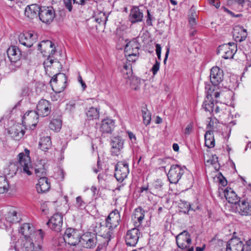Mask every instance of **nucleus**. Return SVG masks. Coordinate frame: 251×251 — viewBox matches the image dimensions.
<instances>
[{
  "mask_svg": "<svg viewBox=\"0 0 251 251\" xmlns=\"http://www.w3.org/2000/svg\"><path fill=\"white\" fill-rule=\"evenodd\" d=\"M223 72L219 67L216 66L211 68L210 77L213 85H218L223 80Z\"/></svg>",
  "mask_w": 251,
  "mask_h": 251,
  "instance_id": "6ab92c4d",
  "label": "nucleus"
},
{
  "mask_svg": "<svg viewBox=\"0 0 251 251\" xmlns=\"http://www.w3.org/2000/svg\"><path fill=\"white\" fill-rule=\"evenodd\" d=\"M26 128L21 124H14L8 129V133L13 139L17 141L23 138L25 134Z\"/></svg>",
  "mask_w": 251,
  "mask_h": 251,
  "instance_id": "1a4fd4ad",
  "label": "nucleus"
},
{
  "mask_svg": "<svg viewBox=\"0 0 251 251\" xmlns=\"http://www.w3.org/2000/svg\"><path fill=\"white\" fill-rule=\"evenodd\" d=\"M76 104L74 101H70L66 104V110L70 114H74L76 111Z\"/></svg>",
  "mask_w": 251,
  "mask_h": 251,
  "instance_id": "8fccbe9b",
  "label": "nucleus"
},
{
  "mask_svg": "<svg viewBox=\"0 0 251 251\" xmlns=\"http://www.w3.org/2000/svg\"><path fill=\"white\" fill-rule=\"evenodd\" d=\"M75 206L80 209H83L86 206V203L84 201L81 196H78L76 198Z\"/></svg>",
  "mask_w": 251,
  "mask_h": 251,
  "instance_id": "de8ad7c7",
  "label": "nucleus"
},
{
  "mask_svg": "<svg viewBox=\"0 0 251 251\" xmlns=\"http://www.w3.org/2000/svg\"><path fill=\"white\" fill-rule=\"evenodd\" d=\"M37 38L36 34L31 32H27L20 34L19 37V40L22 45L27 48H30L36 41Z\"/></svg>",
  "mask_w": 251,
  "mask_h": 251,
  "instance_id": "f8f14e48",
  "label": "nucleus"
},
{
  "mask_svg": "<svg viewBox=\"0 0 251 251\" xmlns=\"http://www.w3.org/2000/svg\"><path fill=\"white\" fill-rule=\"evenodd\" d=\"M41 7L36 4L26 6L25 9V15L29 19L37 18L39 16Z\"/></svg>",
  "mask_w": 251,
  "mask_h": 251,
  "instance_id": "4be33fe9",
  "label": "nucleus"
},
{
  "mask_svg": "<svg viewBox=\"0 0 251 251\" xmlns=\"http://www.w3.org/2000/svg\"><path fill=\"white\" fill-rule=\"evenodd\" d=\"M122 71L125 78H129L132 74L131 67L130 64L125 65Z\"/></svg>",
  "mask_w": 251,
  "mask_h": 251,
  "instance_id": "49530a36",
  "label": "nucleus"
},
{
  "mask_svg": "<svg viewBox=\"0 0 251 251\" xmlns=\"http://www.w3.org/2000/svg\"><path fill=\"white\" fill-rule=\"evenodd\" d=\"M163 184L161 179H156L152 183L150 188V192L153 195H157L159 192L162 191Z\"/></svg>",
  "mask_w": 251,
  "mask_h": 251,
  "instance_id": "f704fd0d",
  "label": "nucleus"
},
{
  "mask_svg": "<svg viewBox=\"0 0 251 251\" xmlns=\"http://www.w3.org/2000/svg\"><path fill=\"white\" fill-rule=\"evenodd\" d=\"M25 151L26 154L22 152L18 155L19 161L17 164H11L9 166L10 170H12V173L14 175H16L19 168L21 170L23 169V172L27 175L29 176L31 175V172L29 170L30 168H31L29 156V151L25 149Z\"/></svg>",
  "mask_w": 251,
  "mask_h": 251,
  "instance_id": "f257e3e1",
  "label": "nucleus"
},
{
  "mask_svg": "<svg viewBox=\"0 0 251 251\" xmlns=\"http://www.w3.org/2000/svg\"><path fill=\"white\" fill-rule=\"evenodd\" d=\"M169 52H170V48L168 46L166 47V52L165 53V58L164 59V61H163L164 63L165 64L166 63V61L167 60Z\"/></svg>",
  "mask_w": 251,
  "mask_h": 251,
  "instance_id": "680f3d73",
  "label": "nucleus"
},
{
  "mask_svg": "<svg viewBox=\"0 0 251 251\" xmlns=\"http://www.w3.org/2000/svg\"><path fill=\"white\" fill-rule=\"evenodd\" d=\"M145 217V211L141 207H138L135 209L132 216V220L136 222L138 221L139 225H140Z\"/></svg>",
  "mask_w": 251,
  "mask_h": 251,
  "instance_id": "58836bf2",
  "label": "nucleus"
},
{
  "mask_svg": "<svg viewBox=\"0 0 251 251\" xmlns=\"http://www.w3.org/2000/svg\"><path fill=\"white\" fill-rule=\"evenodd\" d=\"M57 76H59L61 77V78L62 79V83H63L62 86L60 88H56V90H54L53 88H52V90L55 92L57 93H59L63 91L64 89L66 88V82L67 81V77L66 75L61 73H59L58 74H56L55 75H54L51 79V81H53L54 82L57 83Z\"/></svg>",
  "mask_w": 251,
  "mask_h": 251,
  "instance_id": "c9c22d12",
  "label": "nucleus"
},
{
  "mask_svg": "<svg viewBox=\"0 0 251 251\" xmlns=\"http://www.w3.org/2000/svg\"><path fill=\"white\" fill-rule=\"evenodd\" d=\"M207 99L205 100L203 104L202 107L204 109L205 111H208L209 112H214V103L213 101H212L209 97V95H207Z\"/></svg>",
  "mask_w": 251,
  "mask_h": 251,
  "instance_id": "c03bdc74",
  "label": "nucleus"
},
{
  "mask_svg": "<svg viewBox=\"0 0 251 251\" xmlns=\"http://www.w3.org/2000/svg\"><path fill=\"white\" fill-rule=\"evenodd\" d=\"M128 79L129 82L127 81V82L129 83L131 88L134 90H138L140 88L141 85V80L137 77L130 75L129 78H126Z\"/></svg>",
  "mask_w": 251,
  "mask_h": 251,
  "instance_id": "79ce46f5",
  "label": "nucleus"
},
{
  "mask_svg": "<svg viewBox=\"0 0 251 251\" xmlns=\"http://www.w3.org/2000/svg\"><path fill=\"white\" fill-rule=\"evenodd\" d=\"M189 22L190 24L192 25H194L196 24V19L194 17H190Z\"/></svg>",
  "mask_w": 251,
  "mask_h": 251,
  "instance_id": "338daca9",
  "label": "nucleus"
},
{
  "mask_svg": "<svg viewBox=\"0 0 251 251\" xmlns=\"http://www.w3.org/2000/svg\"><path fill=\"white\" fill-rule=\"evenodd\" d=\"M128 135L129 138L132 140L133 139L135 141L136 140V136L135 135L131 132H128Z\"/></svg>",
  "mask_w": 251,
  "mask_h": 251,
  "instance_id": "774afa93",
  "label": "nucleus"
},
{
  "mask_svg": "<svg viewBox=\"0 0 251 251\" xmlns=\"http://www.w3.org/2000/svg\"><path fill=\"white\" fill-rule=\"evenodd\" d=\"M111 152L114 155H118L123 148L124 140L120 136L114 137L111 141Z\"/></svg>",
  "mask_w": 251,
  "mask_h": 251,
  "instance_id": "412c9836",
  "label": "nucleus"
},
{
  "mask_svg": "<svg viewBox=\"0 0 251 251\" xmlns=\"http://www.w3.org/2000/svg\"><path fill=\"white\" fill-rule=\"evenodd\" d=\"M232 34L234 40L239 42L245 40L247 36L246 29L240 25L235 26L233 28Z\"/></svg>",
  "mask_w": 251,
  "mask_h": 251,
  "instance_id": "5701e85b",
  "label": "nucleus"
},
{
  "mask_svg": "<svg viewBox=\"0 0 251 251\" xmlns=\"http://www.w3.org/2000/svg\"><path fill=\"white\" fill-rule=\"evenodd\" d=\"M39 115L38 112L34 110L27 111L23 116V120L29 125L35 126L38 123Z\"/></svg>",
  "mask_w": 251,
  "mask_h": 251,
  "instance_id": "b1692460",
  "label": "nucleus"
},
{
  "mask_svg": "<svg viewBox=\"0 0 251 251\" xmlns=\"http://www.w3.org/2000/svg\"><path fill=\"white\" fill-rule=\"evenodd\" d=\"M58 174L60 176L58 179H63L64 177L65 173L62 169H59L58 171Z\"/></svg>",
  "mask_w": 251,
  "mask_h": 251,
  "instance_id": "052dcab7",
  "label": "nucleus"
},
{
  "mask_svg": "<svg viewBox=\"0 0 251 251\" xmlns=\"http://www.w3.org/2000/svg\"><path fill=\"white\" fill-rule=\"evenodd\" d=\"M63 238L65 243L71 246H76L80 243L81 237L75 229L69 228L65 230Z\"/></svg>",
  "mask_w": 251,
  "mask_h": 251,
  "instance_id": "39448f33",
  "label": "nucleus"
},
{
  "mask_svg": "<svg viewBox=\"0 0 251 251\" xmlns=\"http://www.w3.org/2000/svg\"><path fill=\"white\" fill-rule=\"evenodd\" d=\"M129 174L128 164L124 161L118 162L115 167V177L118 181L122 182Z\"/></svg>",
  "mask_w": 251,
  "mask_h": 251,
  "instance_id": "20e7f679",
  "label": "nucleus"
},
{
  "mask_svg": "<svg viewBox=\"0 0 251 251\" xmlns=\"http://www.w3.org/2000/svg\"><path fill=\"white\" fill-rule=\"evenodd\" d=\"M227 105L220 103L219 104L216 105L213 112L217 117L223 118L227 114Z\"/></svg>",
  "mask_w": 251,
  "mask_h": 251,
  "instance_id": "72a5a7b5",
  "label": "nucleus"
},
{
  "mask_svg": "<svg viewBox=\"0 0 251 251\" xmlns=\"http://www.w3.org/2000/svg\"><path fill=\"white\" fill-rule=\"evenodd\" d=\"M39 147L43 151H47L51 146V141L50 137H43L40 139L39 144Z\"/></svg>",
  "mask_w": 251,
  "mask_h": 251,
  "instance_id": "4c0bfd02",
  "label": "nucleus"
},
{
  "mask_svg": "<svg viewBox=\"0 0 251 251\" xmlns=\"http://www.w3.org/2000/svg\"><path fill=\"white\" fill-rule=\"evenodd\" d=\"M72 1H73V0H63L65 7L70 12L72 11L73 8Z\"/></svg>",
  "mask_w": 251,
  "mask_h": 251,
  "instance_id": "864d4df0",
  "label": "nucleus"
},
{
  "mask_svg": "<svg viewBox=\"0 0 251 251\" xmlns=\"http://www.w3.org/2000/svg\"><path fill=\"white\" fill-rule=\"evenodd\" d=\"M62 127V121L60 118H53L49 124L50 128L54 131H60Z\"/></svg>",
  "mask_w": 251,
  "mask_h": 251,
  "instance_id": "a19ab883",
  "label": "nucleus"
},
{
  "mask_svg": "<svg viewBox=\"0 0 251 251\" xmlns=\"http://www.w3.org/2000/svg\"><path fill=\"white\" fill-rule=\"evenodd\" d=\"M45 165V160L40 159L37 161L34 169L35 173L37 176L40 178L41 177H46L47 169Z\"/></svg>",
  "mask_w": 251,
  "mask_h": 251,
  "instance_id": "473e14b6",
  "label": "nucleus"
},
{
  "mask_svg": "<svg viewBox=\"0 0 251 251\" xmlns=\"http://www.w3.org/2000/svg\"><path fill=\"white\" fill-rule=\"evenodd\" d=\"M63 224V216L61 214L56 213L49 220L47 223L49 226L56 231L61 229Z\"/></svg>",
  "mask_w": 251,
  "mask_h": 251,
  "instance_id": "a211bd4d",
  "label": "nucleus"
},
{
  "mask_svg": "<svg viewBox=\"0 0 251 251\" xmlns=\"http://www.w3.org/2000/svg\"><path fill=\"white\" fill-rule=\"evenodd\" d=\"M78 81L81 83V86L83 88V89L85 90V88H86V85L85 83H84V82L82 80V77L80 75H79L78 76Z\"/></svg>",
  "mask_w": 251,
  "mask_h": 251,
  "instance_id": "69168bd1",
  "label": "nucleus"
},
{
  "mask_svg": "<svg viewBox=\"0 0 251 251\" xmlns=\"http://www.w3.org/2000/svg\"><path fill=\"white\" fill-rule=\"evenodd\" d=\"M41 242L37 241L35 242L32 237L23 238L21 243V249L22 251H42V246L40 244Z\"/></svg>",
  "mask_w": 251,
  "mask_h": 251,
  "instance_id": "7ed1b4c3",
  "label": "nucleus"
},
{
  "mask_svg": "<svg viewBox=\"0 0 251 251\" xmlns=\"http://www.w3.org/2000/svg\"><path fill=\"white\" fill-rule=\"evenodd\" d=\"M241 251H251V239L249 240L244 245V247Z\"/></svg>",
  "mask_w": 251,
  "mask_h": 251,
  "instance_id": "6e6d98bb",
  "label": "nucleus"
},
{
  "mask_svg": "<svg viewBox=\"0 0 251 251\" xmlns=\"http://www.w3.org/2000/svg\"><path fill=\"white\" fill-rule=\"evenodd\" d=\"M54 46V44L51 41L49 40H44L38 44V50L40 51L44 56H47V53L50 52L51 48H53Z\"/></svg>",
  "mask_w": 251,
  "mask_h": 251,
  "instance_id": "7c9ffc66",
  "label": "nucleus"
},
{
  "mask_svg": "<svg viewBox=\"0 0 251 251\" xmlns=\"http://www.w3.org/2000/svg\"><path fill=\"white\" fill-rule=\"evenodd\" d=\"M50 187V183L48 182L47 177H40L36 184V189L39 193H43L48 191Z\"/></svg>",
  "mask_w": 251,
  "mask_h": 251,
  "instance_id": "c85d7f7f",
  "label": "nucleus"
},
{
  "mask_svg": "<svg viewBox=\"0 0 251 251\" xmlns=\"http://www.w3.org/2000/svg\"><path fill=\"white\" fill-rule=\"evenodd\" d=\"M233 48L229 47V45H222L218 48V53L221 54L222 57L225 59H231L233 57L236 51V46L233 44Z\"/></svg>",
  "mask_w": 251,
  "mask_h": 251,
  "instance_id": "f3484780",
  "label": "nucleus"
},
{
  "mask_svg": "<svg viewBox=\"0 0 251 251\" xmlns=\"http://www.w3.org/2000/svg\"><path fill=\"white\" fill-rule=\"evenodd\" d=\"M80 243L85 248H92L96 245L97 236L91 232L86 233L81 237Z\"/></svg>",
  "mask_w": 251,
  "mask_h": 251,
  "instance_id": "2eb2a0df",
  "label": "nucleus"
},
{
  "mask_svg": "<svg viewBox=\"0 0 251 251\" xmlns=\"http://www.w3.org/2000/svg\"><path fill=\"white\" fill-rule=\"evenodd\" d=\"M50 57L47 58V59L44 62L45 64H47L48 67H50V65L53 63V60L50 59Z\"/></svg>",
  "mask_w": 251,
  "mask_h": 251,
  "instance_id": "e2e57ef3",
  "label": "nucleus"
},
{
  "mask_svg": "<svg viewBox=\"0 0 251 251\" xmlns=\"http://www.w3.org/2000/svg\"><path fill=\"white\" fill-rule=\"evenodd\" d=\"M120 221V215L117 209H115L112 211L105 220L107 226L112 230L118 226Z\"/></svg>",
  "mask_w": 251,
  "mask_h": 251,
  "instance_id": "4468645a",
  "label": "nucleus"
},
{
  "mask_svg": "<svg viewBox=\"0 0 251 251\" xmlns=\"http://www.w3.org/2000/svg\"><path fill=\"white\" fill-rule=\"evenodd\" d=\"M155 48H156V54H161V47L160 46V45L158 44H156L155 45Z\"/></svg>",
  "mask_w": 251,
  "mask_h": 251,
  "instance_id": "0e129e2a",
  "label": "nucleus"
},
{
  "mask_svg": "<svg viewBox=\"0 0 251 251\" xmlns=\"http://www.w3.org/2000/svg\"><path fill=\"white\" fill-rule=\"evenodd\" d=\"M218 178L219 179V183L223 186L226 185L227 180L221 173H219V176L218 177Z\"/></svg>",
  "mask_w": 251,
  "mask_h": 251,
  "instance_id": "5fc2aeb1",
  "label": "nucleus"
},
{
  "mask_svg": "<svg viewBox=\"0 0 251 251\" xmlns=\"http://www.w3.org/2000/svg\"><path fill=\"white\" fill-rule=\"evenodd\" d=\"M5 219L10 223H17L21 220V218L15 208L10 207L5 215Z\"/></svg>",
  "mask_w": 251,
  "mask_h": 251,
  "instance_id": "bb28decb",
  "label": "nucleus"
},
{
  "mask_svg": "<svg viewBox=\"0 0 251 251\" xmlns=\"http://www.w3.org/2000/svg\"><path fill=\"white\" fill-rule=\"evenodd\" d=\"M38 17L43 23L50 24L55 17V11L52 7H41Z\"/></svg>",
  "mask_w": 251,
  "mask_h": 251,
  "instance_id": "423d86ee",
  "label": "nucleus"
},
{
  "mask_svg": "<svg viewBox=\"0 0 251 251\" xmlns=\"http://www.w3.org/2000/svg\"><path fill=\"white\" fill-rule=\"evenodd\" d=\"M147 19H146V24L148 26H151L152 25V21L154 20L155 18L151 15L149 10H147Z\"/></svg>",
  "mask_w": 251,
  "mask_h": 251,
  "instance_id": "3c124183",
  "label": "nucleus"
},
{
  "mask_svg": "<svg viewBox=\"0 0 251 251\" xmlns=\"http://www.w3.org/2000/svg\"><path fill=\"white\" fill-rule=\"evenodd\" d=\"M142 115L143 123L146 126L150 124L151 120V114L147 108H143L142 109Z\"/></svg>",
  "mask_w": 251,
  "mask_h": 251,
  "instance_id": "a18cd8bd",
  "label": "nucleus"
},
{
  "mask_svg": "<svg viewBox=\"0 0 251 251\" xmlns=\"http://www.w3.org/2000/svg\"><path fill=\"white\" fill-rule=\"evenodd\" d=\"M9 188V183L5 176H0V194L6 192Z\"/></svg>",
  "mask_w": 251,
  "mask_h": 251,
  "instance_id": "37998d69",
  "label": "nucleus"
},
{
  "mask_svg": "<svg viewBox=\"0 0 251 251\" xmlns=\"http://www.w3.org/2000/svg\"><path fill=\"white\" fill-rule=\"evenodd\" d=\"M140 232L137 228H133L126 232L125 240L126 244L129 246H135L137 243Z\"/></svg>",
  "mask_w": 251,
  "mask_h": 251,
  "instance_id": "ddd939ff",
  "label": "nucleus"
},
{
  "mask_svg": "<svg viewBox=\"0 0 251 251\" xmlns=\"http://www.w3.org/2000/svg\"><path fill=\"white\" fill-rule=\"evenodd\" d=\"M183 173L184 170L180 166L178 165H172L167 175L170 183H177Z\"/></svg>",
  "mask_w": 251,
  "mask_h": 251,
  "instance_id": "0eeeda50",
  "label": "nucleus"
},
{
  "mask_svg": "<svg viewBox=\"0 0 251 251\" xmlns=\"http://www.w3.org/2000/svg\"><path fill=\"white\" fill-rule=\"evenodd\" d=\"M244 245L239 238H233L226 243V251H241Z\"/></svg>",
  "mask_w": 251,
  "mask_h": 251,
  "instance_id": "aec40b11",
  "label": "nucleus"
},
{
  "mask_svg": "<svg viewBox=\"0 0 251 251\" xmlns=\"http://www.w3.org/2000/svg\"><path fill=\"white\" fill-rule=\"evenodd\" d=\"M90 0H73L74 3H76L79 5H84L86 4L87 1Z\"/></svg>",
  "mask_w": 251,
  "mask_h": 251,
  "instance_id": "bf43d9fd",
  "label": "nucleus"
},
{
  "mask_svg": "<svg viewBox=\"0 0 251 251\" xmlns=\"http://www.w3.org/2000/svg\"><path fill=\"white\" fill-rule=\"evenodd\" d=\"M20 233L24 236V238H34L35 242L36 239L38 242H42L44 234L41 229L34 230V227L28 223L24 224L20 228Z\"/></svg>",
  "mask_w": 251,
  "mask_h": 251,
  "instance_id": "f03ea898",
  "label": "nucleus"
},
{
  "mask_svg": "<svg viewBox=\"0 0 251 251\" xmlns=\"http://www.w3.org/2000/svg\"><path fill=\"white\" fill-rule=\"evenodd\" d=\"M51 108V103L49 101L46 100H41L37 105V112L39 116L46 117L50 114Z\"/></svg>",
  "mask_w": 251,
  "mask_h": 251,
  "instance_id": "dca6fc26",
  "label": "nucleus"
},
{
  "mask_svg": "<svg viewBox=\"0 0 251 251\" xmlns=\"http://www.w3.org/2000/svg\"><path fill=\"white\" fill-rule=\"evenodd\" d=\"M107 20V17L106 16L105 13L100 12L98 16L95 18L94 21L99 24L103 22V23L105 24Z\"/></svg>",
  "mask_w": 251,
  "mask_h": 251,
  "instance_id": "09e8293b",
  "label": "nucleus"
},
{
  "mask_svg": "<svg viewBox=\"0 0 251 251\" xmlns=\"http://www.w3.org/2000/svg\"><path fill=\"white\" fill-rule=\"evenodd\" d=\"M94 230L96 234L105 239L107 243L110 240L113 230L110 229L106 224L102 225L100 223H97Z\"/></svg>",
  "mask_w": 251,
  "mask_h": 251,
  "instance_id": "9b49d317",
  "label": "nucleus"
},
{
  "mask_svg": "<svg viewBox=\"0 0 251 251\" xmlns=\"http://www.w3.org/2000/svg\"><path fill=\"white\" fill-rule=\"evenodd\" d=\"M209 3L217 8H218L220 7V2L218 0H208Z\"/></svg>",
  "mask_w": 251,
  "mask_h": 251,
  "instance_id": "13d9d810",
  "label": "nucleus"
},
{
  "mask_svg": "<svg viewBox=\"0 0 251 251\" xmlns=\"http://www.w3.org/2000/svg\"><path fill=\"white\" fill-rule=\"evenodd\" d=\"M205 145L208 148H212L215 146V140L213 131L208 130L204 135Z\"/></svg>",
  "mask_w": 251,
  "mask_h": 251,
  "instance_id": "e433bc0d",
  "label": "nucleus"
},
{
  "mask_svg": "<svg viewBox=\"0 0 251 251\" xmlns=\"http://www.w3.org/2000/svg\"><path fill=\"white\" fill-rule=\"evenodd\" d=\"M225 197L227 201L230 203L236 204L239 202V198L235 192L231 188L227 187L224 190Z\"/></svg>",
  "mask_w": 251,
  "mask_h": 251,
  "instance_id": "2f4dec72",
  "label": "nucleus"
},
{
  "mask_svg": "<svg viewBox=\"0 0 251 251\" xmlns=\"http://www.w3.org/2000/svg\"><path fill=\"white\" fill-rule=\"evenodd\" d=\"M115 121L110 118H106L102 120L100 130L103 133H110L114 129Z\"/></svg>",
  "mask_w": 251,
  "mask_h": 251,
  "instance_id": "cd10ccee",
  "label": "nucleus"
},
{
  "mask_svg": "<svg viewBox=\"0 0 251 251\" xmlns=\"http://www.w3.org/2000/svg\"><path fill=\"white\" fill-rule=\"evenodd\" d=\"M7 54L11 62H17L21 56V51L16 46L10 47L7 50Z\"/></svg>",
  "mask_w": 251,
  "mask_h": 251,
  "instance_id": "393cba45",
  "label": "nucleus"
},
{
  "mask_svg": "<svg viewBox=\"0 0 251 251\" xmlns=\"http://www.w3.org/2000/svg\"><path fill=\"white\" fill-rule=\"evenodd\" d=\"M238 212L243 216L251 215V205L245 201H242L236 206Z\"/></svg>",
  "mask_w": 251,
  "mask_h": 251,
  "instance_id": "c756f323",
  "label": "nucleus"
},
{
  "mask_svg": "<svg viewBox=\"0 0 251 251\" xmlns=\"http://www.w3.org/2000/svg\"><path fill=\"white\" fill-rule=\"evenodd\" d=\"M160 64L159 61L156 60L155 64L151 68V70L153 75H155L159 70Z\"/></svg>",
  "mask_w": 251,
  "mask_h": 251,
  "instance_id": "603ef678",
  "label": "nucleus"
},
{
  "mask_svg": "<svg viewBox=\"0 0 251 251\" xmlns=\"http://www.w3.org/2000/svg\"><path fill=\"white\" fill-rule=\"evenodd\" d=\"M192 129H193V125L191 123L188 124L185 129V131H184V133L185 134H186V135H189L190 134V133H191V132L192 131Z\"/></svg>",
  "mask_w": 251,
  "mask_h": 251,
  "instance_id": "4d7b16f0",
  "label": "nucleus"
},
{
  "mask_svg": "<svg viewBox=\"0 0 251 251\" xmlns=\"http://www.w3.org/2000/svg\"><path fill=\"white\" fill-rule=\"evenodd\" d=\"M139 47L137 44L133 41L128 43L125 48L126 55L127 56V60L129 62H134L137 58Z\"/></svg>",
  "mask_w": 251,
  "mask_h": 251,
  "instance_id": "6e6552de",
  "label": "nucleus"
},
{
  "mask_svg": "<svg viewBox=\"0 0 251 251\" xmlns=\"http://www.w3.org/2000/svg\"><path fill=\"white\" fill-rule=\"evenodd\" d=\"M143 13L138 7H134L131 9L129 16V20L132 24L142 21Z\"/></svg>",
  "mask_w": 251,
  "mask_h": 251,
  "instance_id": "a878e982",
  "label": "nucleus"
},
{
  "mask_svg": "<svg viewBox=\"0 0 251 251\" xmlns=\"http://www.w3.org/2000/svg\"><path fill=\"white\" fill-rule=\"evenodd\" d=\"M176 239L178 247L181 249H185L189 247L191 244V235L186 230L178 234Z\"/></svg>",
  "mask_w": 251,
  "mask_h": 251,
  "instance_id": "9d476101",
  "label": "nucleus"
},
{
  "mask_svg": "<svg viewBox=\"0 0 251 251\" xmlns=\"http://www.w3.org/2000/svg\"><path fill=\"white\" fill-rule=\"evenodd\" d=\"M98 108L94 107H90L86 112L87 118L89 120L97 119L100 116V111Z\"/></svg>",
  "mask_w": 251,
  "mask_h": 251,
  "instance_id": "ea45409f",
  "label": "nucleus"
}]
</instances>
